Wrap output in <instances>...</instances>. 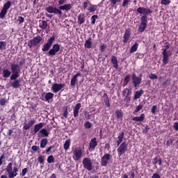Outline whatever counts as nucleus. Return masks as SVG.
I'll list each match as a JSON object with an SVG mask.
<instances>
[{
	"label": "nucleus",
	"instance_id": "nucleus-60",
	"mask_svg": "<svg viewBox=\"0 0 178 178\" xmlns=\"http://www.w3.org/2000/svg\"><path fill=\"white\" fill-rule=\"evenodd\" d=\"M106 106H111V104L109 103V99H104Z\"/></svg>",
	"mask_w": 178,
	"mask_h": 178
},
{
	"label": "nucleus",
	"instance_id": "nucleus-47",
	"mask_svg": "<svg viewBox=\"0 0 178 178\" xmlns=\"http://www.w3.org/2000/svg\"><path fill=\"white\" fill-rule=\"evenodd\" d=\"M123 138H124V132H120L118 136V140L120 141H123Z\"/></svg>",
	"mask_w": 178,
	"mask_h": 178
},
{
	"label": "nucleus",
	"instance_id": "nucleus-51",
	"mask_svg": "<svg viewBox=\"0 0 178 178\" xmlns=\"http://www.w3.org/2000/svg\"><path fill=\"white\" fill-rule=\"evenodd\" d=\"M85 118L86 120H90L91 119V116L90 115V113L86 111L84 113Z\"/></svg>",
	"mask_w": 178,
	"mask_h": 178
},
{
	"label": "nucleus",
	"instance_id": "nucleus-18",
	"mask_svg": "<svg viewBox=\"0 0 178 178\" xmlns=\"http://www.w3.org/2000/svg\"><path fill=\"white\" fill-rule=\"evenodd\" d=\"M80 108H81V104L78 103L75 105L74 108V117L77 118L79 116V111H80Z\"/></svg>",
	"mask_w": 178,
	"mask_h": 178
},
{
	"label": "nucleus",
	"instance_id": "nucleus-16",
	"mask_svg": "<svg viewBox=\"0 0 178 178\" xmlns=\"http://www.w3.org/2000/svg\"><path fill=\"white\" fill-rule=\"evenodd\" d=\"M79 76H81V74L80 72H78L71 79L70 84L72 87H74V86H76V83H77V77H79Z\"/></svg>",
	"mask_w": 178,
	"mask_h": 178
},
{
	"label": "nucleus",
	"instance_id": "nucleus-20",
	"mask_svg": "<svg viewBox=\"0 0 178 178\" xmlns=\"http://www.w3.org/2000/svg\"><path fill=\"white\" fill-rule=\"evenodd\" d=\"M42 127H44V123L40 122L38 124H35L34 126V133L35 134H37V133H38V131H40V130H41V129H42Z\"/></svg>",
	"mask_w": 178,
	"mask_h": 178
},
{
	"label": "nucleus",
	"instance_id": "nucleus-37",
	"mask_svg": "<svg viewBox=\"0 0 178 178\" xmlns=\"http://www.w3.org/2000/svg\"><path fill=\"white\" fill-rule=\"evenodd\" d=\"M55 8L54 6H49L46 8L47 12H48V13H54L55 12Z\"/></svg>",
	"mask_w": 178,
	"mask_h": 178
},
{
	"label": "nucleus",
	"instance_id": "nucleus-63",
	"mask_svg": "<svg viewBox=\"0 0 178 178\" xmlns=\"http://www.w3.org/2000/svg\"><path fill=\"white\" fill-rule=\"evenodd\" d=\"M116 116L118 119H120V118H122V116H123V114L120 111H117Z\"/></svg>",
	"mask_w": 178,
	"mask_h": 178
},
{
	"label": "nucleus",
	"instance_id": "nucleus-57",
	"mask_svg": "<svg viewBox=\"0 0 178 178\" xmlns=\"http://www.w3.org/2000/svg\"><path fill=\"white\" fill-rule=\"evenodd\" d=\"M111 2V5L113 6H115V5H116V3H119V2H120V0H110Z\"/></svg>",
	"mask_w": 178,
	"mask_h": 178
},
{
	"label": "nucleus",
	"instance_id": "nucleus-42",
	"mask_svg": "<svg viewBox=\"0 0 178 178\" xmlns=\"http://www.w3.org/2000/svg\"><path fill=\"white\" fill-rule=\"evenodd\" d=\"M97 6L95 5H92L90 6V8H88V10L92 13V12H95L97 10Z\"/></svg>",
	"mask_w": 178,
	"mask_h": 178
},
{
	"label": "nucleus",
	"instance_id": "nucleus-50",
	"mask_svg": "<svg viewBox=\"0 0 178 178\" xmlns=\"http://www.w3.org/2000/svg\"><path fill=\"white\" fill-rule=\"evenodd\" d=\"M124 99L126 102L127 106H129V102H130V101H131L130 95L129 96H126Z\"/></svg>",
	"mask_w": 178,
	"mask_h": 178
},
{
	"label": "nucleus",
	"instance_id": "nucleus-48",
	"mask_svg": "<svg viewBox=\"0 0 178 178\" xmlns=\"http://www.w3.org/2000/svg\"><path fill=\"white\" fill-rule=\"evenodd\" d=\"M44 159H45V157L44 156H39L38 158V161L40 163H44Z\"/></svg>",
	"mask_w": 178,
	"mask_h": 178
},
{
	"label": "nucleus",
	"instance_id": "nucleus-44",
	"mask_svg": "<svg viewBox=\"0 0 178 178\" xmlns=\"http://www.w3.org/2000/svg\"><path fill=\"white\" fill-rule=\"evenodd\" d=\"M0 49H6V43L5 42H0Z\"/></svg>",
	"mask_w": 178,
	"mask_h": 178
},
{
	"label": "nucleus",
	"instance_id": "nucleus-27",
	"mask_svg": "<svg viewBox=\"0 0 178 178\" xmlns=\"http://www.w3.org/2000/svg\"><path fill=\"white\" fill-rule=\"evenodd\" d=\"M111 63L113 65V67H115V69H118V67H119V65H118V58H116V56H112Z\"/></svg>",
	"mask_w": 178,
	"mask_h": 178
},
{
	"label": "nucleus",
	"instance_id": "nucleus-14",
	"mask_svg": "<svg viewBox=\"0 0 178 178\" xmlns=\"http://www.w3.org/2000/svg\"><path fill=\"white\" fill-rule=\"evenodd\" d=\"M17 172H19V168H17V166H14L13 170H11L9 172H8L9 178L16 177V176H17Z\"/></svg>",
	"mask_w": 178,
	"mask_h": 178
},
{
	"label": "nucleus",
	"instance_id": "nucleus-33",
	"mask_svg": "<svg viewBox=\"0 0 178 178\" xmlns=\"http://www.w3.org/2000/svg\"><path fill=\"white\" fill-rule=\"evenodd\" d=\"M47 144H48V140L47 138H44L40 141V148H45L47 147Z\"/></svg>",
	"mask_w": 178,
	"mask_h": 178
},
{
	"label": "nucleus",
	"instance_id": "nucleus-4",
	"mask_svg": "<svg viewBox=\"0 0 178 178\" xmlns=\"http://www.w3.org/2000/svg\"><path fill=\"white\" fill-rule=\"evenodd\" d=\"M128 147L129 145L126 142H123L122 143H121L118 148L117 149L118 156H120L123 155V154H125L126 152L127 151Z\"/></svg>",
	"mask_w": 178,
	"mask_h": 178
},
{
	"label": "nucleus",
	"instance_id": "nucleus-13",
	"mask_svg": "<svg viewBox=\"0 0 178 178\" xmlns=\"http://www.w3.org/2000/svg\"><path fill=\"white\" fill-rule=\"evenodd\" d=\"M52 98H54V94L52 92H43L42 94V101H49V99H52Z\"/></svg>",
	"mask_w": 178,
	"mask_h": 178
},
{
	"label": "nucleus",
	"instance_id": "nucleus-21",
	"mask_svg": "<svg viewBox=\"0 0 178 178\" xmlns=\"http://www.w3.org/2000/svg\"><path fill=\"white\" fill-rule=\"evenodd\" d=\"M39 27L42 30H45L47 29V27H48V23H47L44 20H40L39 21Z\"/></svg>",
	"mask_w": 178,
	"mask_h": 178
},
{
	"label": "nucleus",
	"instance_id": "nucleus-9",
	"mask_svg": "<svg viewBox=\"0 0 178 178\" xmlns=\"http://www.w3.org/2000/svg\"><path fill=\"white\" fill-rule=\"evenodd\" d=\"M111 159H112V155H111V154H105L102 157V161H101L102 166H106V165H108V161H111Z\"/></svg>",
	"mask_w": 178,
	"mask_h": 178
},
{
	"label": "nucleus",
	"instance_id": "nucleus-17",
	"mask_svg": "<svg viewBox=\"0 0 178 178\" xmlns=\"http://www.w3.org/2000/svg\"><path fill=\"white\" fill-rule=\"evenodd\" d=\"M72 6L70 3H66L60 6V9H61V10H65L66 12H69V10L72 9Z\"/></svg>",
	"mask_w": 178,
	"mask_h": 178
},
{
	"label": "nucleus",
	"instance_id": "nucleus-49",
	"mask_svg": "<svg viewBox=\"0 0 178 178\" xmlns=\"http://www.w3.org/2000/svg\"><path fill=\"white\" fill-rule=\"evenodd\" d=\"M140 109H143V105H141V104L136 106L135 111H134V113H137V112H140Z\"/></svg>",
	"mask_w": 178,
	"mask_h": 178
},
{
	"label": "nucleus",
	"instance_id": "nucleus-12",
	"mask_svg": "<svg viewBox=\"0 0 178 178\" xmlns=\"http://www.w3.org/2000/svg\"><path fill=\"white\" fill-rule=\"evenodd\" d=\"M64 87V83H54L51 86V90L54 91V92H58V91H60V90H62V88Z\"/></svg>",
	"mask_w": 178,
	"mask_h": 178
},
{
	"label": "nucleus",
	"instance_id": "nucleus-23",
	"mask_svg": "<svg viewBox=\"0 0 178 178\" xmlns=\"http://www.w3.org/2000/svg\"><path fill=\"white\" fill-rule=\"evenodd\" d=\"M130 38V31L127 29L125 31L124 35V40L123 42L126 43L127 41H129V39Z\"/></svg>",
	"mask_w": 178,
	"mask_h": 178
},
{
	"label": "nucleus",
	"instance_id": "nucleus-40",
	"mask_svg": "<svg viewBox=\"0 0 178 178\" xmlns=\"http://www.w3.org/2000/svg\"><path fill=\"white\" fill-rule=\"evenodd\" d=\"M6 13H8V10H5L4 8H3L0 13L1 19H3V17H5V15H6Z\"/></svg>",
	"mask_w": 178,
	"mask_h": 178
},
{
	"label": "nucleus",
	"instance_id": "nucleus-39",
	"mask_svg": "<svg viewBox=\"0 0 178 178\" xmlns=\"http://www.w3.org/2000/svg\"><path fill=\"white\" fill-rule=\"evenodd\" d=\"M13 169V164L12 163H9L6 168V172L7 173L11 172Z\"/></svg>",
	"mask_w": 178,
	"mask_h": 178
},
{
	"label": "nucleus",
	"instance_id": "nucleus-24",
	"mask_svg": "<svg viewBox=\"0 0 178 178\" xmlns=\"http://www.w3.org/2000/svg\"><path fill=\"white\" fill-rule=\"evenodd\" d=\"M35 124V120L32 119L29 123H28L27 124H25L24 126V130H29V129H30V127H31V126H33V124Z\"/></svg>",
	"mask_w": 178,
	"mask_h": 178
},
{
	"label": "nucleus",
	"instance_id": "nucleus-38",
	"mask_svg": "<svg viewBox=\"0 0 178 178\" xmlns=\"http://www.w3.org/2000/svg\"><path fill=\"white\" fill-rule=\"evenodd\" d=\"M40 133H41L42 134H43V136L44 137H48V136H49V133L48 132V131L46 129H42L40 131Z\"/></svg>",
	"mask_w": 178,
	"mask_h": 178
},
{
	"label": "nucleus",
	"instance_id": "nucleus-34",
	"mask_svg": "<svg viewBox=\"0 0 178 178\" xmlns=\"http://www.w3.org/2000/svg\"><path fill=\"white\" fill-rule=\"evenodd\" d=\"M130 90L129 88H125L122 91V96L124 97H129L130 95Z\"/></svg>",
	"mask_w": 178,
	"mask_h": 178
},
{
	"label": "nucleus",
	"instance_id": "nucleus-8",
	"mask_svg": "<svg viewBox=\"0 0 178 178\" xmlns=\"http://www.w3.org/2000/svg\"><path fill=\"white\" fill-rule=\"evenodd\" d=\"M60 49V45H59V44H55L53 45L52 49H51L49 51V55L50 56H55L57 52H59Z\"/></svg>",
	"mask_w": 178,
	"mask_h": 178
},
{
	"label": "nucleus",
	"instance_id": "nucleus-46",
	"mask_svg": "<svg viewBox=\"0 0 178 178\" xmlns=\"http://www.w3.org/2000/svg\"><path fill=\"white\" fill-rule=\"evenodd\" d=\"M84 126L86 129H91V127H92V124H91V122L88 121L85 122Z\"/></svg>",
	"mask_w": 178,
	"mask_h": 178
},
{
	"label": "nucleus",
	"instance_id": "nucleus-22",
	"mask_svg": "<svg viewBox=\"0 0 178 178\" xmlns=\"http://www.w3.org/2000/svg\"><path fill=\"white\" fill-rule=\"evenodd\" d=\"M144 119H145V115L141 114L140 117H134L132 118L134 122H144Z\"/></svg>",
	"mask_w": 178,
	"mask_h": 178
},
{
	"label": "nucleus",
	"instance_id": "nucleus-64",
	"mask_svg": "<svg viewBox=\"0 0 178 178\" xmlns=\"http://www.w3.org/2000/svg\"><path fill=\"white\" fill-rule=\"evenodd\" d=\"M173 127L175 129V130H176L177 131H178V122H175L173 125Z\"/></svg>",
	"mask_w": 178,
	"mask_h": 178
},
{
	"label": "nucleus",
	"instance_id": "nucleus-7",
	"mask_svg": "<svg viewBox=\"0 0 178 178\" xmlns=\"http://www.w3.org/2000/svg\"><path fill=\"white\" fill-rule=\"evenodd\" d=\"M54 41H55V37L50 38L47 40V42L44 44V46L42 49V51H43V52L49 51V48H51V47H52V44H54Z\"/></svg>",
	"mask_w": 178,
	"mask_h": 178
},
{
	"label": "nucleus",
	"instance_id": "nucleus-36",
	"mask_svg": "<svg viewBox=\"0 0 178 178\" xmlns=\"http://www.w3.org/2000/svg\"><path fill=\"white\" fill-rule=\"evenodd\" d=\"M69 148H70V140H67L64 143V149L66 151Z\"/></svg>",
	"mask_w": 178,
	"mask_h": 178
},
{
	"label": "nucleus",
	"instance_id": "nucleus-19",
	"mask_svg": "<svg viewBox=\"0 0 178 178\" xmlns=\"http://www.w3.org/2000/svg\"><path fill=\"white\" fill-rule=\"evenodd\" d=\"M78 23L79 24H83L86 23V15L83 13H80L78 15Z\"/></svg>",
	"mask_w": 178,
	"mask_h": 178
},
{
	"label": "nucleus",
	"instance_id": "nucleus-59",
	"mask_svg": "<svg viewBox=\"0 0 178 178\" xmlns=\"http://www.w3.org/2000/svg\"><path fill=\"white\" fill-rule=\"evenodd\" d=\"M149 131V127L146 126L145 128L143 130V133L144 134H147Z\"/></svg>",
	"mask_w": 178,
	"mask_h": 178
},
{
	"label": "nucleus",
	"instance_id": "nucleus-35",
	"mask_svg": "<svg viewBox=\"0 0 178 178\" xmlns=\"http://www.w3.org/2000/svg\"><path fill=\"white\" fill-rule=\"evenodd\" d=\"M54 14L59 15V16H62V9H60V6H59L58 8H55Z\"/></svg>",
	"mask_w": 178,
	"mask_h": 178
},
{
	"label": "nucleus",
	"instance_id": "nucleus-1",
	"mask_svg": "<svg viewBox=\"0 0 178 178\" xmlns=\"http://www.w3.org/2000/svg\"><path fill=\"white\" fill-rule=\"evenodd\" d=\"M72 158L74 161H79L81 159V156H83V150L81 149V147H76L73 151H72Z\"/></svg>",
	"mask_w": 178,
	"mask_h": 178
},
{
	"label": "nucleus",
	"instance_id": "nucleus-10",
	"mask_svg": "<svg viewBox=\"0 0 178 178\" xmlns=\"http://www.w3.org/2000/svg\"><path fill=\"white\" fill-rule=\"evenodd\" d=\"M172 54L170 51H166V50H163V65H168L169 63V56H170Z\"/></svg>",
	"mask_w": 178,
	"mask_h": 178
},
{
	"label": "nucleus",
	"instance_id": "nucleus-3",
	"mask_svg": "<svg viewBox=\"0 0 178 178\" xmlns=\"http://www.w3.org/2000/svg\"><path fill=\"white\" fill-rule=\"evenodd\" d=\"M42 41V38H41V36H36L28 42V46L29 48H33V47H37L38 45H40V42H41Z\"/></svg>",
	"mask_w": 178,
	"mask_h": 178
},
{
	"label": "nucleus",
	"instance_id": "nucleus-30",
	"mask_svg": "<svg viewBox=\"0 0 178 178\" xmlns=\"http://www.w3.org/2000/svg\"><path fill=\"white\" fill-rule=\"evenodd\" d=\"M84 45L86 48H92V42H91V38H89L87 40H86Z\"/></svg>",
	"mask_w": 178,
	"mask_h": 178
},
{
	"label": "nucleus",
	"instance_id": "nucleus-31",
	"mask_svg": "<svg viewBox=\"0 0 178 178\" xmlns=\"http://www.w3.org/2000/svg\"><path fill=\"white\" fill-rule=\"evenodd\" d=\"M20 77L19 73L13 72V74L10 76V80H17Z\"/></svg>",
	"mask_w": 178,
	"mask_h": 178
},
{
	"label": "nucleus",
	"instance_id": "nucleus-62",
	"mask_svg": "<svg viewBox=\"0 0 178 178\" xmlns=\"http://www.w3.org/2000/svg\"><path fill=\"white\" fill-rule=\"evenodd\" d=\"M69 114V113L67 112V106L65 108L64 113L63 114V115L67 118V115Z\"/></svg>",
	"mask_w": 178,
	"mask_h": 178
},
{
	"label": "nucleus",
	"instance_id": "nucleus-52",
	"mask_svg": "<svg viewBox=\"0 0 178 178\" xmlns=\"http://www.w3.org/2000/svg\"><path fill=\"white\" fill-rule=\"evenodd\" d=\"M98 19V15H92L91 17L92 24H95V19Z\"/></svg>",
	"mask_w": 178,
	"mask_h": 178
},
{
	"label": "nucleus",
	"instance_id": "nucleus-2",
	"mask_svg": "<svg viewBox=\"0 0 178 178\" xmlns=\"http://www.w3.org/2000/svg\"><path fill=\"white\" fill-rule=\"evenodd\" d=\"M143 80V74H140L139 76H137L135 73L132 74V83L135 88L140 87L141 84V81Z\"/></svg>",
	"mask_w": 178,
	"mask_h": 178
},
{
	"label": "nucleus",
	"instance_id": "nucleus-32",
	"mask_svg": "<svg viewBox=\"0 0 178 178\" xmlns=\"http://www.w3.org/2000/svg\"><path fill=\"white\" fill-rule=\"evenodd\" d=\"M138 49V43H135L130 49V54H133Z\"/></svg>",
	"mask_w": 178,
	"mask_h": 178
},
{
	"label": "nucleus",
	"instance_id": "nucleus-6",
	"mask_svg": "<svg viewBox=\"0 0 178 178\" xmlns=\"http://www.w3.org/2000/svg\"><path fill=\"white\" fill-rule=\"evenodd\" d=\"M83 168L86 169V170H88L90 172V170H92V162L91 161V159L88 158H84L83 160Z\"/></svg>",
	"mask_w": 178,
	"mask_h": 178
},
{
	"label": "nucleus",
	"instance_id": "nucleus-45",
	"mask_svg": "<svg viewBox=\"0 0 178 178\" xmlns=\"http://www.w3.org/2000/svg\"><path fill=\"white\" fill-rule=\"evenodd\" d=\"M31 149L32 151H35L37 152H40V146H37V145H33L31 147Z\"/></svg>",
	"mask_w": 178,
	"mask_h": 178
},
{
	"label": "nucleus",
	"instance_id": "nucleus-54",
	"mask_svg": "<svg viewBox=\"0 0 178 178\" xmlns=\"http://www.w3.org/2000/svg\"><path fill=\"white\" fill-rule=\"evenodd\" d=\"M170 3V0H161V5H169Z\"/></svg>",
	"mask_w": 178,
	"mask_h": 178
},
{
	"label": "nucleus",
	"instance_id": "nucleus-15",
	"mask_svg": "<svg viewBox=\"0 0 178 178\" xmlns=\"http://www.w3.org/2000/svg\"><path fill=\"white\" fill-rule=\"evenodd\" d=\"M11 72L12 73H19L20 74V65L18 64H11Z\"/></svg>",
	"mask_w": 178,
	"mask_h": 178
},
{
	"label": "nucleus",
	"instance_id": "nucleus-61",
	"mask_svg": "<svg viewBox=\"0 0 178 178\" xmlns=\"http://www.w3.org/2000/svg\"><path fill=\"white\" fill-rule=\"evenodd\" d=\"M157 108H158V107L156 106H152V113H153V115H155Z\"/></svg>",
	"mask_w": 178,
	"mask_h": 178
},
{
	"label": "nucleus",
	"instance_id": "nucleus-41",
	"mask_svg": "<svg viewBox=\"0 0 178 178\" xmlns=\"http://www.w3.org/2000/svg\"><path fill=\"white\" fill-rule=\"evenodd\" d=\"M47 162L48 163H54V162H55V158H54L53 155H50L48 156Z\"/></svg>",
	"mask_w": 178,
	"mask_h": 178
},
{
	"label": "nucleus",
	"instance_id": "nucleus-43",
	"mask_svg": "<svg viewBox=\"0 0 178 178\" xmlns=\"http://www.w3.org/2000/svg\"><path fill=\"white\" fill-rule=\"evenodd\" d=\"M11 4H12V3L10 1H8L7 3H6L4 4L3 9L8 10V9H9V8H10Z\"/></svg>",
	"mask_w": 178,
	"mask_h": 178
},
{
	"label": "nucleus",
	"instance_id": "nucleus-53",
	"mask_svg": "<svg viewBox=\"0 0 178 178\" xmlns=\"http://www.w3.org/2000/svg\"><path fill=\"white\" fill-rule=\"evenodd\" d=\"M130 75H127L125 77H124V81L126 83V84H129V83H130Z\"/></svg>",
	"mask_w": 178,
	"mask_h": 178
},
{
	"label": "nucleus",
	"instance_id": "nucleus-11",
	"mask_svg": "<svg viewBox=\"0 0 178 178\" xmlns=\"http://www.w3.org/2000/svg\"><path fill=\"white\" fill-rule=\"evenodd\" d=\"M136 12H138V13H139L140 15H143V16H145L146 15H149V13H152L149 8H145L143 7L138 8Z\"/></svg>",
	"mask_w": 178,
	"mask_h": 178
},
{
	"label": "nucleus",
	"instance_id": "nucleus-28",
	"mask_svg": "<svg viewBox=\"0 0 178 178\" xmlns=\"http://www.w3.org/2000/svg\"><path fill=\"white\" fill-rule=\"evenodd\" d=\"M97 138H93L92 139H91L90 142V147L92 148V149H94V148H95V147H97Z\"/></svg>",
	"mask_w": 178,
	"mask_h": 178
},
{
	"label": "nucleus",
	"instance_id": "nucleus-58",
	"mask_svg": "<svg viewBox=\"0 0 178 178\" xmlns=\"http://www.w3.org/2000/svg\"><path fill=\"white\" fill-rule=\"evenodd\" d=\"M58 5L62 6V5H65V3H66V2H67V0H58Z\"/></svg>",
	"mask_w": 178,
	"mask_h": 178
},
{
	"label": "nucleus",
	"instance_id": "nucleus-55",
	"mask_svg": "<svg viewBox=\"0 0 178 178\" xmlns=\"http://www.w3.org/2000/svg\"><path fill=\"white\" fill-rule=\"evenodd\" d=\"M149 77L152 79V80H156V79H158V76L155 75L154 74H151Z\"/></svg>",
	"mask_w": 178,
	"mask_h": 178
},
{
	"label": "nucleus",
	"instance_id": "nucleus-56",
	"mask_svg": "<svg viewBox=\"0 0 178 178\" xmlns=\"http://www.w3.org/2000/svg\"><path fill=\"white\" fill-rule=\"evenodd\" d=\"M0 105H1L2 106H5V105H6V99H1L0 100Z\"/></svg>",
	"mask_w": 178,
	"mask_h": 178
},
{
	"label": "nucleus",
	"instance_id": "nucleus-5",
	"mask_svg": "<svg viewBox=\"0 0 178 178\" xmlns=\"http://www.w3.org/2000/svg\"><path fill=\"white\" fill-rule=\"evenodd\" d=\"M140 24L138 26V31L143 33V31L147 29V23H148L147 15H143L140 18Z\"/></svg>",
	"mask_w": 178,
	"mask_h": 178
},
{
	"label": "nucleus",
	"instance_id": "nucleus-29",
	"mask_svg": "<svg viewBox=\"0 0 178 178\" xmlns=\"http://www.w3.org/2000/svg\"><path fill=\"white\" fill-rule=\"evenodd\" d=\"M11 86L12 87H13V88H19V87H20V80L19 79L14 80Z\"/></svg>",
	"mask_w": 178,
	"mask_h": 178
},
{
	"label": "nucleus",
	"instance_id": "nucleus-25",
	"mask_svg": "<svg viewBox=\"0 0 178 178\" xmlns=\"http://www.w3.org/2000/svg\"><path fill=\"white\" fill-rule=\"evenodd\" d=\"M10 74H12V72L8 70V69H4L3 70V77L5 79H8V77H10Z\"/></svg>",
	"mask_w": 178,
	"mask_h": 178
},
{
	"label": "nucleus",
	"instance_id": "nucleus-26",
	"mask_svg": "<svg viewBox=\"0 0 178 178\" xmlns=\"http://www.w3.org/2000/svg\"><path fill=\"white\" fill-rule=\"evenodd\" d=\"M143 94H144V90L143 89H140L139 91H136L135 92L134 99H138V98H140Z\"/></svg>",
	"mask_w": 178,
	"mask_h": 178
}]
</instances>
